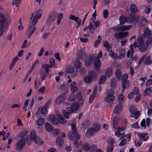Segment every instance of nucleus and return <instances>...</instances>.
<instances>
[{"instance_id":"f257e3e1","label":"nucleus","mask_w":152,"mask_h":152,"mask_svg":"<svg viewBox=\"0 0 152 152\" xmlns=\"http://www.w3.org/2000/svg\"><path fill=\"white\" fill-rule=\"evenodd\" d=\"M42 14L40 10L31 14V18H30L31 22L27 32L32 34L34 33L36 29V27L35 26L37 23L38 20L40 18Z\"/></svg>"},{"instance_id":"f03ea898","label":"nucleus","mask_w":152,"mask_h":152,"mask_svg":"<svg viewBox=\"0 0 152 152\" xmlns=\"http://www.w3.org/2000/svg\"><path fill=\"white\" fill-rule=\"evenodd\" d=\"M79 104L77 101L74 102L70 107H67L66 110H63L62 112L65 118L68 119L71 116V113L79 109Z\"/></svg>"},{"instance_id":"7ed1b4c3","label":"nucleus","mask_w":152,"mask_h":152,"mask_svg":"<svg viewBox=\"0 0 152 152\" xmlns=\"http://www.w3.org/2000/svg\"><path fill=\"white\" fill-rule=\"evenodd\" d=\"M30 138L32 140L39 145H42L44 143V142L42 141L37 136L36 132L34 130L31 131V136L28 135L26 137V141L28 142L29 145L31 144V142L30 140H28V139H29Z\"/></svg>"},{"instance_id":"20e7f679","label":"nucleus","mask_w":152,"mask_h":152,"mask_svg":"<svg viewBox=\"0 0 152 152\" xmlns=\"http://www.w3.org/2000/svg\"><path fill=\"white\" fill-rule=\"evenodd\" d=\"M57 115L58 118V120H57L54 114L51 115L49 116V119L51 121L53 124L56 125L57 124L58 122L63 124H66L67 121L65 120L62 115L57 114Z\"/></svg>"},{"instance_id":"39448f33","label":"nucleus","mask_w":152,"mask_h":152,"mask_svg":"<svg viewBox=\"0 0 152 152\" xmlns=\"http://www.w3.org/2000/svg\"><path fill=\"white\" fill-rule=\"evenodd\" d=\"M71 126L72 131L68 134V136L70 140H78L80 138V135L77 134V130L75 125L73 124Z\"/></svg>"},{"instance_id":"423d86ee","label":"nucleus","mask_w":152,"mask_h":152,"mask_svg":"<svg viewBox=\"0 0 152 152\" xmlns=\"http://www.w3.org/2000/svg\"><path fill=\"white\" fill-rule=\"evenodd\" d=\"M10 21L9 18H5L4 14H0V26L7 29L10 25Z\"/></svg>"},{"instance_id":"0eeeda50","label":"nucleus","mask_w":152,"mask_h":152,"mask_svg":"<svg viewBox=\"0 0 152 152\" xmlns=\"http://www.w3.org/2000/svg\"><path fill=\"white\" fill-rule=\"evenodd\" d=\"M147 53L143 55L140 58L138 62L139 65L141 64L143 62L146 65H150L152 64V59H151V55L147 56Z\"/></svg>"},{"instance_id":"6e6552de","label":"nucleus","mask_w":152,"mask_h":152,"mask_svg":"<svg viewBox=\"0 0 152 152\" xmlns=\"http://www.w3.org/2000/svg\"><path fill=\"white\" fill-rule=\"evenodd\" d=\"M114 93L113 90H109L108 92L107 95L104 98L105 101L107 103H111L113 101L115 98L113 95Z\"/></svg>"},{"instance_id":"1a4fd4ad","label":"nucleus","mask_w":152,"mask_h":152,"mask_svg":"<svg viewBox=\"0 0 152 152\" xmlns=\"http://www.w3.org/2000/svg\"><path fill=\"white\" fill-rule=\"evenodd\" d=\"M26 140L25 138H21L19 141H18L16 144V148L18 151H22L23 148L25 145Z\"/></svg>"},{"instance_id":"9d476101","label":"nucleus","mask_w":152,"mask_h":152,"mask_svg":"<svg viewBox=\"0 0 152 152\" xmlns=\"http://www.w3.org/2000/svg\"><path fill=\"white\" fill-rule=\"evenodd\" d=\"M129 110L130 113L132 114H134L135 118H138L140 114L139 111H137V109L133 105L130 106Z\"/></svg>"},{"instance_id":"9b49d317","label":"nucleus","mask_w":152,"mask_h":152,"mask_svg":"<svg viewBox=\"0 0 152 152\" xmlns=\"http://www.w3.org/2000/svg\"><path fill=\"white\" fill-rule=\"evenodd\" d=\"M66 97V95L65 93H63L59 95L56 100V104H61L64 102Z\"/></svg>"},{"instance_id":"f8f14e48","label":"nucleus","mask_w":152,"mask_h":152,"mask_svg":"<svg viewBox=\"0 0 152 152\" xmlns=\"http://www.w3.org/2000/svg\"><path fill=\"white\" fill-rule=\"evenodd\" d=\"M94 20H90L89 27L90 28H92V29H94L95 27H98L100 25V23L99 21H96Z\"/></svg>"},{"instance_id":"ddd939ff","label":"nucleus","mask_w":152,"mask_h":152,"mask_svg":"<svg viewBox=\"0 0 152 152\" xmlns=\"http://www.w3.org/2000/svg\"><path fill=\"white\" fill-rule=\"evenodd\" d=\"M57 16V14L56 12H55L52 14L50 15L49 18L47 20V23L48 24L52 23L55 20Z\"/></svg>"},{"instance_id":"4468645a","label":"nucleus","mask_w":152,"mask_h":152,"mask_svg":"<svg viewBox=\"0 0 152 152\" xmlns=\"http://www.w3.org/2000/svg\"><path fill=\"white\" fill-rule=\"evenodd\" d=\"M138 137L140 140H142L145 141H147L149 138V137L147 133H138Z\"/></svg>"},{"instance_id":"2eb2a0df","label":"nucleus","mask_w":152,"mask_h":152,"mask_svg":"<svg viewBox=\"0 0 152 152\" xmlns=\"http://www.w3.org/2000/svg\"><path fill=\"white\" fill-rule=\"evenodd\" d=\"M56 142L57 146L61 148L64 143V140L61 137H58L56 139Z\"/></svg>"},{"instance_id":"dca6fc26","label":"nucleus","mask_w":152,"mask_h":152,"mask_svg":"<svg viewBox=\"0 0 152 152\" xmlns=\"http://www.w3.org/2000/svg\"><path fill=\"white\" fill-rule=\"evenodd\" d=\"M94 69L97 72H99V68L101 65V62L99 59L96 58L95 59L94 62Z\"/></svg>"},{"instance_id":"f3484780","label":"nucleus","mask_w":152,"mask_h":152,"mask_svg":"<svg viewBox=\"0 0 152 152\" xmlns=\"http://www.w3.org/2000/svg\"><path fill=\"white\" fill-rule=\"evenodd\" d=\"M97 86H95L94 87L92 94L90 96L89 98V102L90 103H91L92 102L94 97L96 96L97 93Z\"/></svg>"},{"instance_id":"a211bd4d","label":"nucleus","mask_w":152,"mask_h":152,"mask_svg":"<svg viewBox=\"0 0 152 152\" xmlns=\"http://www.w3.org/2000/svg\"><path fill=\"white\" fill-rule=\"evenodd\" d=\"M88 75L90 77L93 81H95L97 79V75L96 72L94 71L91 70L89 72Z\"/></svg>"},{"instance_id":"6ab92c4d","label":"nucleus","mask_w":152,"mask_h":152,"mask_svg":"<svg viewBox=\"0 0 152 152\" xmlns=\"http://www.w3.org/2000/svg\"><path fill=\"white\" fill-rule=\"evenodd\" d=\"M69 18L72 20H74L78 25L81 24V20L78 17H76L75 15H70Z\"/></svg>"},{"instance_id":"aec40b11","label":"nucleus","mask_w":152,"mask_h":152,"mask_svg":"<svg viewBox=\"0 0 152 152\" xmlns=\"http://www.w3.org/2000/svg\"><path fill=\"white\" fill-rule=\"evenodd\" d=\"M123 109L122 104H118L115 107L113 111L114 113L119 114L121 111Z\"/></svg>"},{"instance_id":"412c9836","label":"nucleus","mask_w":152,"mask_h":152,"mask_svg":"<svg viewBox=\"0 0 152 152\" xmlns=\"http://www.w3.org/2000/svg\"><path fill=\"white\" fill-rule=\"evenodd\" d=\"M94 132V130L93 128H90L87 130L86 136L88 138H90L93 135Z\"/></svg>"},{"instance_id":"4be33fe9","label":"nucleus","mask_w":152,"mask_h":152,"mask_svg":"<svg viewBox=\"0 0 152 152\" xmlns=\"http://www.w3.org/2000/svg\"><path fill=\"white\" fill-rule=\"evenodd\" d=\"M122 91L123 92L124 90L128 89L130 85L129 81L122 82Z\"/></svg>"},{"instance_id":"5701e85b","label":"nucleus","mask_w":152,"mask_h":152,"mask_svg":"<svg viewBox=\"0 0 152 152\" xmlns=\"http://www.w3.org/2000/svg\"><path fill=\"white\" fill-rule=\"evenodd\" d=\"M138 48H139V50L140 51L143 52L148 49V46L146 43L145 44L144 43L141 45L139 46Z\"/></svg>"},{"instance_id":"b1692460","label":"nucleus","mask_w":152,"mask_h":152,"mask_svg":"<svg viewBox=\"0 0 152 152\" xmlns=\"http://www.w3.org/2000/svg\"><path fill=\"white\" fill-rule=\"evenodd\" d=\"M117 81L116 78L114 77L111 79L110 86L111 88H115L117 86Z\"/></svg>"},{"instance_id":"393cba45","label":"nucleus","mask_w":152,"mask_h":152,"mask_svg":"<svg viewBox=\"0 0 152 152\" xmlns=\"http://www.w3.org/2000/svg\"><path fill=\"white\" fill-rule=\"evenodd\" d=\"M105 75L110 77L112 74V70L111 68H107L105 70Z\"/></svg>"},{"instance_id":"a878e982","label":"nucleus","mask_w":152,"mask_h":152,"mask_svg":"<svg viewBox=\"0 0 152 152\" xmlns=\"http://www.w3.org/2000/svg\"><path fill=\"white\" fill-rule=\"evenodd\" d=\"M93 61V57L92 56H89L86 60L85 64L86 66H90Z\"/></svg>"},{"instance_id":"bb28decb","label":"nucleus","mask_w":152,"mask_h":152,"mask_svg":"<svg viewBox=\"0 0 152 152\" xmlns=\"http://www.w3.org/2000/svg\"><path fill=\"white\" fill-rule=\"evenodd\" d=\"M92 128L94 130L95 132H98L100 130L101 128L100 124L99 123H95Z\"/></svg>"},{"instance_id":"cd10ccee","label":"nucleus","mask_w":152,"mask_h":152,"mask_svg":"<svg viewBox=\"0 0 152 152\" xmlns=\"http://www.w3.org/2000/svg\"><path fill=\"white\" fill-rule=\"evenodd\" d=\"M135 17L134 15L132 14H130L129 17H126L127 22L128 23H131L134 20Z\"/></svg>"},{"instance_id":"c85d7f7f","label":"nucleus","mask_w":152,"mask_h":152,"mask_svg":"<svg viewBox=\"0 0 152 152\" xmlns=\"http://www.w3.org/2000/svg\"><path fill=\"white\" fill-rule=\"evenodd\" d=\"M120 25H122L127 22L126 17L124 15H121L119 18Z\"/></svg>"},{"instance_id":"c756f323","label":"nucleus","mask_w":152,"mask_h":152,"mask_svg":"<svg viewBox=\"0 0 152 152\" xmlns=\"http://www.w3.org/2000/svg\"><path fill=\"white\" fill-rule=\"evenodd\" d=\"M129 34V33L128 31L123 32H120L119 33V37L121 39L126 37Z\"/></svg>"},{"instance_id":"7c9ffc66","label":"nucleus","mask_w":152,"mask_h":152,"mask_svg":"<svg viewBox=\"0 0 152 152\" xmlns=\"http://www.w3.org/2000/svg\"><path fill=\"white\" fill-rule=\"evenodd\" d=\"M45 129L47 131L49 132H51L53 131V129L52 126L48 122L46 123L45 124Z\"/></svg>"},{"instance_id":"2f4dec72","label":"nucleus","mask_w":152,"mask_h":152,"mask_svg":"<svg viewBox=\"0 0 152 152\" xmlns=\"http://www.w3.org/2000/svg\"><path fill=\"white\" fill-rule=\"evenodd\" d=\"M144 36L146 37H148L151 36V32L150 29L148 28H145L144 33Z\"/></svg>"},{"instance_id":"473e14b6","label":"nucleus","mask_w":152,"mask_h":152,"mask_svg":"<svg viewBox=\"0 0 152 152\" xmlns=\"http://www.w3.org/2000/svg\"><path fill=\"white\" fill-rule=\"evenodd\" d=\"M74 66L77 69H79L81 66V63L78 59H77L75 62Z\"/></svg>"},{"instance_id":"72a5a7b5","label":"nucleus","mask_w":152,"mask_h":152,"mask_svg":"<svg viewBox=\"0 0 152 152\" xmlns=\"http://www.w3.org/2000/svg\"><path fill=\"white\" fill-rule=\"evenodd\" d=\"M121 75V70L119 69H117L115 71V75L118 80H120Z\"/></svg>"},{"instance_id":"f704fd0d","label":"nucleus","mask_w":152,"mask_h":152,"mask_svg":"<svg viewBox=\"0 0 152 152\" xmlns=\"http://www.w3.org/2000/svg\"><path fill=\"white\" fill-rule=\"evenodd\" d=\"M119 121V119L117 117H114L113 120V127L115 129H116L117 127L115 125L118 124Z\"/></svg>"},{"instance_id":"c9c22d12","label":"nucleus","mask_w":152,"mask_h":152,"mask_svg":"<svg viewBox=\"0 0 152 152\" xmlns=\"http://www.w3.org/2000/svg\"><path fill=\"white\" fill-rule=\"evenodd\" d=\"M90 125V121L88 120L85 121L82 124L83 127L85 129H86Z\"/></svg>"},{"instance_id":"e433bc0d","label":"nucleus","mask_w":152,"mask_h":152,"mask_svg":"<svg viewBox=\"0 0 152 152\" xmlns=\"http://www.w3.org/2000/svg\"><path fill=\"white\" fill-rule=\"evenodd\" d=\"M45 122V119L43 118H41L37 120L36 122V124L39 126L42 125Z\"/></svg>"},{"instance_id":"4c0bfd02","label":"nucleus","mask_w":152,"mask_h":152,"mask_svg":"<svg viewBox=\"0 0 152 152\" xmlns=\"http://www.w3.org/2000/svg\"><path fill=\"white\" fill-rule=\"evenodd\" d=\"M42 67L44 69H45V73H48L50 71L49 68L50 66L48 64H43L42 65Z\"/></svg>"},{"instance_id":"58836bf2","label":"nucleus","mask_w":152,"mask_h":152,"mask_svg":"<svg viewBox=\"0 0 152 152\" xmlns=\"http://www.w3.org/2000/svg\"><path fill=\"white\" fill-rule=\"evenodd\" d=\"M121 31H125L130 29L132 28L131 25L128 26H120Z\"/></svg>"},{"instance_id":"ea45409f","label":"nucleus","mask_w":152,"mask_h":152,"mask_svg":"<svg viewBox=\"0 0 152 152\" xmlns=\"http://www.w3.org/2000/svg\"><path fill=\"white\" fill-rule=\"evenodd\" d=\"M42 112L41 108L39 107L37 110L36 113V116L37 118H40L42 117Z\"/></svg>"},{"instance_id":"a19ab883","label":"nucleus","mask_w":152,"mask_h":152,"mask_svg":"<svg viewBox=\"0 0 152 152\" xmlns=\"http://www.w3.org/2000/svg\"><path fill=\"white\" fill-rule=\"evenodd\" d=\"M106 76L104 75L101 76L99 81V85L105 82L106 80Z\"/></svg>"},{"instance_id":"79ce46f5","label":"nucleus","mask_w":152,"mask_h":152,"mask_svg":"<svg viewBox=\"0 0 152 152\" xmlns=\"http://www.w3.org/2000/svg\"><path fill=\"white\" fill-rule=\"evenodd\" d=\"M124 95L121 94L118 95V102H119L120 104H121L123 103L124 100Z\"/></svg>"},{"instance_id":"37998d69","label":"nucleus","mask_w":152,"mask_h":152,"mask_svg":"<svg viewBox=\"0 0 152 152\" xmlns=\"http://www.w3.org/2000/svg\"><path fill=\"white\" fill-rule=\"evenodd\" d=\"M146 23V19L145 17H142L139 23L141 26H144Z\"/></svg>"},{"instance_id":"c03bdc74","label":"nucleus","mask_w":152,"mask_h":152,"mask_svg":"<svg viewBox=\"0 0 152 152\" xmlns=\"http://www.w3.org/2000/svg\"><path fill=\"white\" fill-rule=\"evenodd\" d=\"M131 12L133 13H136L137 11V7L134 4L131 5L130 7Z\"/></svg>"},{"instance_id":"a18cd8bd","label":"nucleus","mask_w":152,"mask_h":152,"mask_svg":"<svg viewBox=\"0 0 152 152\" xmlns=\"http://www.w3.org/2000/svg\"><path fill=\"white\" fill-rule=\"evenodd\" d=\"M85 82L87 83H91L93 80L88 75L85 77L84 79Z\"/></svg>"},{"instance_id":"49530a36","label":"nucleus","mask_w":152,"mask_h":152,"mask_svg":"<svg viewBox=\"0 0 152 152\" xmlns=\"http://www.w3.org/2000/svg\"><path fill=\"white\" fill-rule=\"evenodd\" d=\"M85 50L83 49H81L78 53L77 55L78 58H81L84 54Z\"/></svg>"},{"instance_id":"de8ad7c7","label":"nucleus","mask_w":152,"mask_h":152,"mask_svg":"<svg viewBox=\"0 0 152 152\" xmlns=\"http://www.w3.org/2000/svg\"><path fill=\"white\" fill-rule=\"evenodd\" d=\"M137 42L138 44V47L144 43L142 37H140L137 39Z\"/></svg>"},{"instance_id":"09e8293b","label":"nucleus","mask_w":152,"mask_h":152,"mask_svg":"<svg viewBox=\"0 0 152 152\" xmlns=\"http://www.w3.org/2000/svg\"><path fill=\"white\" fill-rule=\"evenodd\" d=\"M128 75L127 74H124L122 76L121 79V82H124L126 81H129L128 80Z\"/></svg>"},{"instance_id":"8fccbe9b","label":"nucleus","mask_w":152,"mask_h":152,"mask_svg":"<svg viewBox=\"0 0 152 152\" xmlns=\"http://www.w3.org/2000/svg\"><path fill=\"white\" fill-rule=\"evenodd\" d=\"M90 146L87 143H84L83 145V148L86 151L89 150Z\"/></svg>"},{"instance_id":"3c124183","label":"nucleus","mask_w":152,"mask_h":152,"mask_svg":"<svg viewBox=\"0 0 152 152\" xmlns=\"http://www.w3.org/2000/svg\"><path fill=\"white\" fill-rule=\"evenodd\" d=\"M27 133V131L25 130L22 131L19 134V137L20 138H22L26 136Z\"/></svg>"},{"instance_id":"603ef678","label":"nucleus","mask_w":152,"mask_h":152,"mask_svg":"<svg viewBox=\"0 0 152 152\" xmlns=\"http://www.w3.org/2000/svg\"><path fill=\"white\" fill-rule=\"evenodd\" d=\"M29 102V99H26L24 102L23 108V110L24 111H26L27 110V107L28 105Z\"/></svg>"},{"instance_id":"864d4df0","label":"nucleus","mask_w":152,"mask_h":152,"mask_svg":"<svg viewBox=\"0 0 152 152\" xmlns=\"http://www.w3.org/2000/svg\"><path fill=\"white\" fill-rule=\"evenodd\" d=\"M96 148V146L93 144L90 146L89 151L91 152H94Z\"/></svg>"},{"instance_id":"5fc2aeb1","label":"nucleus","mask_w":152,"mask_h":152,"mask_svg":"<svg viewBox=\"0 0 152 152\" xmlns=\"http://www.w3.org/2000/svg\"><path fill=\"white\" fill-rule=\"evenodd\" d=\"M151 10V7L150 6H148L145 7V12L146 14H148L150 13Z\"/></svg>"},{"instance_id":"6e6d98bb","label":"nucleus","mask_w":152,"mask_h":152,"mask_svg":"<svg viewBox=\"0 0 152 152\" xmlns=\"http://www.w3.org/2000/svg\"><path fill=\"white\" fill-rule=\"evenodd\" d=\"M148 39L146 41L145 43L148 46L152 44V37H147Z\"/></svg>"},{"instance_id":"4d7b16f0","label":"nucleus","mask_w":152,"mask_h":152,"mask_svg":"<svg viewBox=\"0 0 152 152\" xmlns=\"http://www.w3.org/2000/svg\"><path fill=\"white\" fill-rule=\"evenodd\" d=\"M107 142L110 145L109 146L113 145V144L115 142V140L114 138H110L107 141Z\"/></svg>"},{"instance_id":"13d9d810","label":"nucleus","mask_w":152,"mask_h":152,"mask_svg":"<svg viewBox=\"0 0 152 152\" xmlns=\"http://www.w3.org/2000/svg\"><path fill=\"white\" fill-rule=\"evenodd\" d=\"M21 0H14L12 3L13 5H15L16 7H18V4L20 3Z\"/></svg>"},{"instance_id":"bf43d9fd","label":"nucleus","mask_w":152,"mask_h":152,"mask_svg":"<svg viewBox=\"0 0 152 152\" xmlns=\"http://www.w3.org/2000/svg\"><path fill=\"white\" fill-rule=\"evenodd\" d=\"M74 68L72 66H70L68 67L66 69V72L68 73H72L74 71Z\"/></svg>"},{"instance_id":"052dcab7","label":"nucleus","mask_w":152,"mask_h":152,"mask_svg":"<svg viewBox=\"0 0 152 152\" xmlns=\"http://www.w3.org/2000/svg\"><path fill=\"white\" fill-rule=\"evenodd\" d=\"M152 91L150 87H149L145 89L144 91V94L146 95H148Z\"/></svg>"},{"instance_id":"680f3d73","label":"nucleus","mask_w":152,"mask_h":152,"mask_svg":"<svg viewBox=\"0 0 152 152\" xmlns=\"http://www.w3.org/2000/svg\"><path fill=\"white\" fill-rule=\"evenodd\" d=\"M120 54L119 57H123L125 55V49H122L119 53Z\"/></svg>"},{"instance_id":"e2e57ef3","label":"nucleus","mask_w":152,"mask_h":152,"mask_svg":"<svg viewBox=\"0 0 152 152\" xmlns=\"http://www.w3.org/2000/svg\"><path fill=\"white\" fill-rule=\"evenodd\" d=\"M101 37L100 36H98V39L95 42V47H96L99 44L101 40Z\"/></svg>"},{"instance_id":"0e129e2a","label":"nucleus","mask_w":152,"mask_h":152,"mask_svg":"<svg viewBox=\"0 0 152 152\" xmlns=\"http://www.w3.org/2000/svg\"><path fill=\"white\" fill-rule=\"evenodd\" d=\"M55 62V59L53 58H52L50 60V67H54L55 66L56 64Z\"/></svg>"},{"instance_id":"69168bd1","label":"nucleus","mask_w":152,"mask_h":152,"mask_svg":"<svg viewBox=\"0 0 152 152\" xmlns=\"http://www.w3.org/2000/svg\"><path fill=\"white\" fill-rule=\"evenodd\" d=\"M77 100L79 101H81L82 99V97L80 93H78L77 94Z\"/></svg>"},{"instance_id":"338daca9","label":"nucleus","mask_w":152,"mask_h":152,"mask_svg":"<svg viewBox=\"0 0 152 152\" xmlns=\"http://www.w3.org/2000/svg\"><path fill=\"white\" fill-rule=\"evenodd\" d=\"M60 132V131L59 129H56L53 131V134L54 136H56L58 135Z\"/></svg>"},{"instance_id":"774afa93","label":"nucleus","mask_w":152,"mask_h":152,"mask_svg":"<svg viewBox=\"0 0 152 152\" xmlns=\"http://www.w3.org/2000/svg\"><path fill=\"white\" fill-rule=\"evenodd\" d=\"M114 148V145L108 146L107 148V152H112Z\"/></svg>"}]
</instances>
